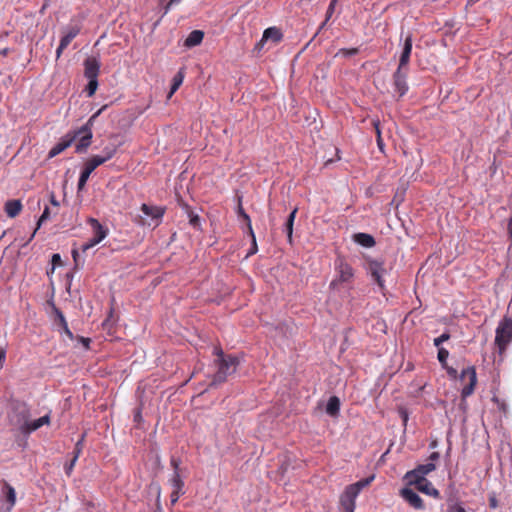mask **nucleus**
Wrapping results in <instances>:
<instances>
[{
  "label": "nucleus",
  "mask_w": 512,
  "mask_h": 512,
  "mask_svg": "<svg viewBox=\"0 0 512 512\" xmlns=\"http://www.w3.org/2000/svg\"><path fill=\"white\" fill-rule=\"evenodd\" d=\"M335 277L330 282V289H339L343 285L351 286L355 277L352 265L343 257L338 256L334 262Z\"/></svg>",
  "instance_id": "obj_1"
},
{
  "label": "nucleus",
  "mask_w": 512,
  "mask_h": 512,
  "mask_svg": "<svg viewBox=\"0 0 512 512\" xmlns=\"http://www.w3.org/2000/svg\"><path fill=\"white\" fill-rule=\"evenodd\" d=\"M105 109L103 106L96 113H94L88 121L81 126L79 129L70 132L71 135H77L78 142L76 144V152L83 153L87 150V148L91 145L92 142V126L95 119L101 114V112Z\"/></svg>",
  "instance_id": "obj_2"
},
{
  "label": "nucleus",
  "mask_w": 512,
  "mask_h": 512,
  "mask_svg": "<svg viewBox=\"0 0 512 512\" xmlns=\"http://www.w3.org/2000/svg\"><path fill=\"white\" fill-rule=\"evenodd\" d=\"M214 363L217 367L211 385H218L227 380V377L236 372L239 365V359L233 355H227L226 358L215 359Z\"/></svg>",
  "instance_id": "obj_3"
},
{
  "label": "nucleus",
  "mask_w": 512,
  "mask_h": 512,
  "mask_svg": "<svg viewBox=\"0 0 512 512\" xmlns=\"http://www.w3.org/2000/svg\"><path fill=\"white\" fill-rule=\"evenodd\" d=\"M512 342V318L504 316L495 330V346L499 354H504L508 345Z\"/></svg>",
  "instance_id": "obj_4"
},
{
  "label": "nucleus",
  "mask_w": 512,
  "mask_h": 512,
  "mask_svg": "<svg viewBox=\"0 0 512 512\" xmlns=\"http://www.w3.org/2000/svg\"><path fill=\"white\" fill-rule=\"evenodd\" d=\"M30 416V410L26 404L18 403L13 407L12 413L9 415V422L12 426L16 427L21 434H24Z\"/></svg>",
  "instance_id": "obj_5"
},
{
  "label": "nucleus",
  "mask_w": 512,
  "mask_h": 512,
  "mask_svg": "<svg viewBox=\"0 0 512 512\" xmlns=\"http://www.w3.org/2000/svg\"><path fill=\"white\" fill-rule=\"evenodd\" d=\"M87 223L90 225L93 237L85 244L82 245V252H86L90 248L99 244L102 240H104L108 235V228L103 226L97 219L88 218Z\"/></svg>",
  "instance_id": "obj_6"
},
{
  "label": "nucleus",
  "mask_w": 512,
  "mask_h": 512,
  "mask_svg": "<svg viewBox=\"0 0 512 512\" xmlns=\"http://www.w3.org/2000/svg\"><path fill=\"white\" fill-rule=\"evenodd\" d=\"M460 380L463 384L461 396L465 399L473 394L477 384V374L475 367L469 366L463 369L460 375Z\"/></svg>",
  "instance_id": "obj_7"
},
{
  "label": "nucleus",
  "mask_w": 512,
  "mask_h": 512,
  "mask_svg": "<svg viewBox=\"0 0 512 512\" xmlns=\"http://www.w3.org/2000/svg\"><path fill=\"white\" fill-rule=\"evenodd\" d=\"M100 165H102L101 160L99 158H95L94 156L86 161L78 180L77 188L79 191L85 187L91 173Z\"/></svg>",
  "instance_id": "obj_8"
},
{
  "label": "nucleus",
  "mask_w": 512,
  "mask_h": 512,
  "mask_svg": "<svg viewBox=\"0 0 512 512\" xmlns=\"http://www.w3.org/2000/svg\"><path fill=\"white\" fill-rule=\"evenodd\" d=\"M409 485H414L416 489L424 494L432 496L434 498H439V491L432 485V483L425 479H407L406 480Z\"/></svg>",
  "instance_id": "obj_9"
},
{
  "label": "nucleus",
  "mask_w": 512,
  "mask_h": 512,
  "mask_svg": "<svg viewBox=\"0 0 512 512\" xmlns=\"http://www.w3.org/2000/svg\"><path fill=\"white\" fill-rule=\"evenodd\" d=\"M368 271L380 289H384L383 275L386 270L383 263L376 260H370L368 262Z\"/></svg>",
  "instance_id": "obj_10"
},
{
  "label": "nucleus",
  "mask_w": 512,
  "mask_h": 512,
  "mask_svg": "<svg viewBox=\"0 0 512 512\" xmlns=\"http://www.w3.org/2000/svg\"><path fill=\"white\" fill-rule=\"evenodd\" d=\"M77 135H71L70 132L63 136L59 142L49 151L48 159L54 158L55 156L62 153L76 140Z\"/></svg>",
  "instance_id": "obj_11"
},
{
  "label": "nucleus",
  "mask_w": 512,
  "mask_h": 512,
  "mask_svg": "<svg viewBox=\"0 0 512 512\" xmlns=\"http://www.w3.org/2000/svg\"><path fill=\"white\" fill-rule=\"evenodd\" d=\"M400 496L413 508L422 510L424 509V503L422 498L412 489L403 488L400 490Z\"/></svg>",
  "instance_id": "obj_12"
},
{
  "label": "nucleus",
  "mask_w": 512,
  "mask_h": 512,
  "mask_svg": "<svg viewBox=\"0 0 512 512\" xmlns=\"http://www.w3.org/2000/svg\"><path fill=\"white\" fill-rule=\"evenodd\" d=\"M406 78H407V69L397 68V70L395 71V73L393 75V80H394L395 90H396V92L399 93L400 97L405 95L406 92L408 91V85H407Z\"/></svg>",
  "instance_id": "obj_13"
},
{
  "label": "nucleus",
  "mask_w": 512,
  "mask_h": 512,
  "mask_svg": "<svg viewBox=\"0 0 512 512\" xmlns=\"http://www.w3.org/2000/svg\"><path fill=\"white\" fill-rule=\"evenodd\" d=\"M436 468L432 462L417 466L414 470L409 471L405 474V480L407 479H425V476Z\"/></svg>",
  "instance_id": "obj_14"
},
{
  "label": "nucleus",
  "mask_w": 512,
  "mask_h": 512,
  "mask_svg": "<svg viewBox=\"0 0 512 512\" xmlns=\"http://www.w3.org/2000/svg\"><path fill=\"white\" fill-rule=\"evenodd\" d=\"M412 43L413 38L411 34H408L404 40V45L402 49V53L399 59V69H407V66L410 61L411 51H412Z\"/></svg>",
  "instance_id": "obj_15"
},
{
  "label": "nucleus",
  "mask_w": 512,
  "mask_h": 512,
  "mask_svg": "<svg viewBox=\"0 0 512 512\" xmlns=\"http://www.w3.org/2000/svg\"><path fill=\"white\" fill-rule=\"evenodd\" d=\"M100 62L94 57H88L84 61V75L87 79H98Z\"/></svg>",
  "instance_id": "obj_16"
},
{
  "label": "nucleus",
  "mask_w": 512,
  "mask_h": 512,
  "mask_svg": "<svg viewBox=\"0 0 512 512\" xmlns=\"http://www.w3.org/2000/svg\"><path fill=\"white\" fill-rule=\"evenodd\" d=\"M141 211L144 215L150 217L152 220L156 221V225H158L165 214V208L160 206H151L147 204L141 205Z\"/></svg>",
  "instance_id": "obj_17"
},
{
  "label": "nucleus",
  "mask_w": 512,
  "mask_h": 512,
  "mask_svg": "<svg viewBox=\"0 0 512 512\" xmlns=\"http://www.w3.org/2000/svg\"><path fill=\"white\" fill-rule=\"evenodd\" d=\"M2 496L5 497L7 502V512H11L13 507L16 504V491L15 489L6 481H3V486L1 489Z\"/></svg>",
  "instance_id": "obj_18"
},
{
  "label": "nucleus",
  "mask_w": 512,
  "mask_h": 512,
  "mask_svg": "<svg viewBox=\"0 0 512 512\" xmlns=\"http://www.w3.org/2000/svg\"><path fill=\"white\" fill-rule=\"evenodd\" d=\"M357 494L350 490L348 487L345 488L344 492L340 496V505L342 510L355 509Z\"/></svg>",
  "instance_id": "obj_19"
},
{
  "label": "nucleus",
  "mask_w": 512,
  "mask_h": 512,
  "mask_svg": "<svg viewBox=\"0 0 512 512\" xmlns=\"http://www.w3.org/2000/svg\"><path fill=\"white\" fill-rule=\"evenodd\" d=\"M283 38V34L277 27H269L263 32L262 39L258 45H263L265 42L271 40L274 44L279 43Z\"/></svg>",
  "instance_id": "obj_20"
},
{
  "label": "nucleus",
  "mask_w": 512,
  "mask_h": 512,
  "mask_svg": "<svg viewBox=\"0 0 512 512\" xmlns=\"http://www.w3.org/2000/svg\"><path fill=\"white\" fill-rule=\"evenodd\" d=\"M80 31V24H70L64 29V35L61 38L60 42H62V45L68 46L71 43V41L80 33Z\"/></svg>",
  "instance_id": "obj_21"
},
{
  "label": "nucleus",
  "mask_w": 512,
  "mask_h": 512,
  "mask_svg": "<svg viewBox=\"0 0 512 512\" xmlns=\"http://www.w3.org/2000/svg\"><path fill=\"white\" fill-rule=\"evenodd\" d=\"M50 423V415L49 414H46L36 420H29V423L25 429V432L23 435H29L30 433L38 430L39 428H41L42 426L44 425H48Z\"/></svg>",
  "instance_id": "obj_22"
},
{
  "label": "nucleus",
  "mask_w": 512,
  "mask_h": 512,
  "mask_svg": "<svg viewBox=\"0 0 512 512\" xmlns=\"http://www.w3.org/2000/svg\"><path fill=\"white\" fill-rule=\"evenodd\" d=\"M22 203L18 199L8 200L5 203L4 210L8 217L15 218L22 210Z\"/></svg>",
  "instance_id": "obj_23"
},
{
  "label": "nucleus",
  "mask_w": 512,
  "mask_h": 512,
  "mask_svg": "<svg viewBox=\"0 0 512 512\" xmlns=\"http://www.w3.org/2000/svg\"><path fill=\"white\" fill-rule=\"evenodd\" d=\"M204 38V33L201 30H193L185 39L184 45L188 48L199 45Z\"/></svg>",
  "instance_id": "obj_24"
},
{
  "label": "nucleus",
  "mask_w": 512,
  "mask_h": 512,
  "mask_svg": "<svg viewBox=\"0 0 512 512\" xmlns=\"http://www.w3.org/2000/svg\"><path fill=\"white\" fill-rule=\"evenodd\" d=\"M354 241L359 245L371 248L375 245V239L372 235L367 233H357L354 235Z\"/></svg>",
  "instance_id": "obj_25"
},
{
  "label": "nucleus",
  "mask_w": 512,
  "mask_h": 512,
  "mask_svg": "<svg viewBox=\"0 0 512 512\" xmlns=\"http://www.w3.org/2000/svg\"><path fill=\"white\" fill-rule=\"evenodd\" d=\"M340 411V400L337 396H331L326 405V412L330 416H337Z\"/></svg>",
  "instance_id": "obj_26"
},
{
  "label": "nucleus",
  "mask_w": 512,
  "mask_h": 512,
  "mask_svg": "<svg viewBox=\"0 0 512 512\" xmlns=\"http://www.w3.org/2000/svg\"><path fill=\"white\" fill-rule=\"evenodd\" d=\"M117 148L118 147L116 145L106 146L102 151V155H95L94 157L99 158L101 160V164H104L114 157V155L117 153Z\"/></svg>",
  "instance_id": "obj_27"
},
{
  "label": "nucleus",
  "mask_w": 512,
  "mask_h": 512,
  "mask_svg": "<svg viewBox=\"0 0 512 512\" xmlns=\"http://www.w3.org/2000/svg\"><path fill=\"white\" fill-rule=\"evenodd\" d=\"M298 209L294 208L292 212L289 214L286 223H285V231L287 233L288 241L292 244V235H293V225L296 218Z\"/></svg>",
  "instance_id": "obj_28"
},
{
  "label": "nucleus",
  "mask_w": 512,
  "mask_h": 512,
  "mask_svg": "<svg viewBox=\"0 0 512 512\" xmlns=\"http://www.w3.org/2000/svg\"><path fill=\"white\" fill-rule=\"evenodd\" d=\"M170 484L172 487V491L183 494L184 481L182 480L179 471H175L173 473L172 478L170 479Z\"/></svg>",
  "instance_id": "obj_29"
},
{
  "label": "nucleus",
  "mask_w": 512,
  "mask_h": 512,
  "mask_svg": "<svg viewBox=\"0 0 512 512\" xmlns=\"http://www.w3.org/2000/svg\"><path fill=\"white\" fill-rule=\"evenodd\" d=\"M374 480V476H370L364 479L359 480L358 482L348 485L347 487L354 491L357 495L361 492V490L371 484V482Z\"/></svg>",
  "instance_id": "obj_30"
},
{
  "label": "nucleus",
  "mask_w": 512,
  "mask_h": 512,
  "mask_svg": "<svg viewBox=\"0 0 512 512\" xmlns=\"http://www.w3.org/2000/svg\"><path fill=\"white\" fill-rule=\"evenodd\" d=\"M183 208L185 209V212L187 213V216L189 218V223L194 228H198L200 226V218L198 214H196L189 205L184 204Z\"/></svg>",
  "instance_id": "obj_31"
},
{
  "label": "nucleus",
  "mask_w": 512,
  "mask_h": 512,
  "mask_svg": "<svg viewBox=\"0 0 512 512\" xmlns=\"http://www.w3.org/2000/svg\"><path fill=\"white\" fill-rule=\"evenodd\" d=\"M183 79H184V74L182 71H179L174 77H173V80H172V85H171V88H170V92L168 94V98H170L178 89L179 87L181 86V84L183 83Z\"/></svg>",
  "instance_id": "obj_32"
},
{
  "label": "nucleus",
  "mask_w": 512,
  "mask_h": 512,
  "mask_svg": "<svg viewBox=\"0 0 512 512\" xmlns=\"http://www.w3.org/2000/svg\"><path fill=\"white\" fill-rule=\"evenodd\" d=\"M50 218V209L49 207H45L44 208V211L42 213V215L40 216L39 220H38V223H37V227L36 229L34 230V232L32 233L29 241H31L37 231V229L42 225V223H44L45 221H47L48 219Z\"/></svg>",
  "instance_id": "obj_33"
},
{
  "label": "nucleus",
  "mask_w": 512,
  "mask_h": 512,
  "mask_svg": "<svg viewBox=\"0 0 512 512\" xmlns=\"http://www.w3.org/2000/svg\"><path fill=\"white\" fill-rule=\"evenodd\" d=\"M98 88V79H88L85 91L89 97H92Z\"/></svg>",
  "instance_id": "obj_34"
},
{
  "label": "nucleus",
  "mask_w": 512,
  "mask_h": 512,
  "mask_svg": "<svg viewBox=\"0 0 512 512\" xmlns=\"http://www.w3.org/2000/svg\"><path fill=\"white\" fill-rule=\"evenodd\" d=\"M437 357L442 367H446L449 351L445 348H439Z\"/></svg>",
  "instance_id": "obj_35"
},
{
  "label": "nucleus",
  "mask_w": 512,
  "mask_h": 512,
  "mask_svg": "<svg viewBox=\"0 0 512 512\" xmlns=\"http://www.w3.org/2000/svg\"><path fill=\"white\" fill-rule=\"evenodd\" d=\"M58 315H59L60 323H61L64 333L69 337V339L72 340L74 338V335L71 332V330L69 329L68 324L65 320V317L63 316V314L61 312H59Z\"/></svg>",
  "instance_id": "obj_36"
},
{
  "label": "nucleus",
  "mask_w": 512,
  "mask_h": 512,
  "mask_svg": "<svg viewBox=\"0 0 512 512\" xmlns=\"http://www.w3.org/2000/svg\"><path fill=\"white\" fill-rule=\"evenodd\" d=\"M58 315H59L60 323H61L64 333L69 337V339L72 340L74 338V335L71 332V330L69 329L68 324L65 320V317L63 316V314L61 312H59Z\"/></svg>",
  "instance_id": "obj_37"
},
{
  "label": "nucleus",
  "mask_w": 512,
  "mask_h": 512,
  "mask_svg": "<svg viewBox=\"0 0 512 512\" xmlns=\"http://www.w3.org/2000/svg\"><path fill=\"white\" fill-rule=\"evenodd\" d=\"M373 125H374L375 131H376L377 145H378L379 149L382 151L383 147H384V143H383V139L381 137V130H380V127H379V121L378 120L374 121Z\"/></svg>",
  "instance_id": "obj_38"
},
{
  "label": "nucleus",
  "mask_w": 512,
  "mask_h": 512,
  "mask_svg": "<svg viewBox=\"0 0 512 512\" xmlns=\"http://www.w3.org/2000/svg\"><path fill=\"white\" fill-rule=\"evenodd\" d=\"M337 2H338V0H331L329 6L327 8V11H326V20L323 23V25H325V23L330 19V17L334 13L335 5Z\"/></svg>",
  "instance_id": "obj_39"
},
{
  "label": "nucleus",
  "mask_w": 512,
  "mask_h": 512,
  "mask_svg": "<svg viewBox=\"0 0 512 512\" xmlns=\"http://www.w3.org/2000/svg\"><path fill=\"white\" fill-rule=\"evenodd\" d=\"M450 338V335L448 333H443L439 337L434 339V345L436 347H439L443 342L447 341Z\"/></svg>",
  "instance_id": "obj_40"
},
{
  "label": "nucleus",
  "mask_w": 512,
  "mask_h": 512,
  "mask_svg": "<svg viewBox=\"0 0 512 512\" xmlns=\"http://www.w3.org/2000/svg\"><path fill=\"white\" fill-rule=\"evenodd\" d=\"M242 218H243V220L247 224L249 235L253 236V229H252L251 219H250L249 215L247 213H243V217Z\"/></svg>",
  "instance_id": "obj_41"
},
{
  "label": "nucleus",
  "mask_w": 512,
  "mask_h": 512,
  "mask_svg": "<svg viewBox=\"0 0 512 512\" xmlns=\"http://www.w3.org/2000/svg\"><path fill=\"white\" fill-rule=\"evenodd\" d=\"M447 512H466V510L460 504H453L448 507Z\"/></svg>",
  "instance_id": "obj_42"
},
{
  "label": "nucleus",
  "mask_w": 512,
  "mask_h": 512,
  "mask_svg": "<svg viewBox=\"0 0 512 512\" xmlns=\"http://www.w3.org/2000/svg\"><path fill=\"white\" fill-rule=\"evenodd\" d=\"M77 459H78V453H76V454L74 455L73 459L71 460V462H70L68 465H66V466H65V471H66V473H67L68 475H69V474H70V472L72 471V469H73V467H74V465H75V463H76Z\"/></svg>",
  "instance_id": "obj_43"
},
{
  "label": "nucleus",
  "mask_w": 512,
  "mask_h": 512,
  "mask_svg": "<svg viewBox=\"0 0 512 512\" xmlns=\"http://www.w3.org/2000/svg\"><path fill=\"white\" fill-rule=\"evenodd\" d=\"M340 53H342L345 56H353V55H356L358 53V49L357 48L341 49Z\"/></svg>",
  "instance_id": "obj_44"
},
{
  "label": "nucleus",
  "mask_w": 512,
  "mask_h": 512,
  "mask_svg": "<svg viewBox=\"0 0 512 512\" xmlns=\"http://www.w3.org/2000/svg\"><path fill=\"white\" fill-rule=\"evenodd\" d=\"M213 354L215 356H217L216 359H221V358H226L227 357V355L224 354V352H223L221 347H215L214 351H213Z\"/></svg>",
  "instance_id": "obj_45"
},
{
  "label": "nucleus",
  "mask_w": 512,
  "mask_h": 512,
  "mask_svg": "<svg viewBox=\"0 0 512 512\" xmlns=\"http://www.w3.org/2000/svg\"><path fill=\"white\" fill-rule=\"evenodd\" d=\"M62 264V260H61V257L59 254H53L52 255V265H53V268L55 266H59Z\"/></svg>",
  "instance_id": "obj_46"
},
{
  "label": "nucleus",
  "mask_w": 512,
  "mask_h": 512,
  "mask_svg": "<svg viewBox=\"0 0 512 512\" xmlns=\"http://www.w3.org/2000/svg\"><path fill=\"white\" fill-rule=\"evenodd\" d=\"M252 238V246H251V249L248 253V255H253L257 252V244H256V238H255V234L253 233V236H251Z\"/></svg>",
  "instance_id": "obj_47"
},
{
  "label": "nucleus",
  "mask_w": 512,
  "mask_h": 512,
  "mask_svg": "<svg viewBox=\"0 0 512 512\" xmlns=\"http://www.w3.org/2000/svg\"><path fill=\"white\" fill-rule=\"evenodd\" d=\"M170 464L173 467L174 472L175 471H179V465H180V460L179 459H177L175 457H172L171 460H170Z\"/></svg>",
  "instance_id": "obj_48"
},
{
  "label": "nucleus",
  "mask_w": 512,
  "mask_h": 512,
  "mask_svg": "<svg viewBox=\"0 0 512 512\" xmlns=\"http://www.w3.org/2000/svg\"><path fill=\"white\" fill-rule=\"evenodd\" d=\"M180 495H182V494L181 493H177V491L176 492H173V491L171 492V494H170V503H171V505H174L178 501Z\"/></svg>",
  "instance_id": "obj_49"
},
{
  "label": "nucleus",
  "mask_w": 512,
  "mask_h": 512,
  "mask_svg": "<svg viewBox=\"0 0 512 512\" xmlns=\"http://www.w3.org/2000/svg\"><path fill=\"white\" fill-rule=\"evenodd\" d=\"M447 371V374L451 377V378H456L457 377V370L452 368V367H449L447 364H446V367H444Z\"/></svg>",
  "instance_id": "obj_50"
},
{
  "label": "nucleus",
  "mask_w": 512,
  "mask_h": 512,
  "mask_svg": "<svg viewBox=\"0 0 512 512\" xmlns=\"http://www.w3.org/2000/svg\"><path fill=\"white\" fill-rule=\"evenodd\" d=\"M83 439H84V436H82V438L76 443L75 445V450H74V455L76 453H78V456L80 455L81 453V449H82V442H83Z\"/></svg>",
  "instance_id": "obj_51"
},
{
  "label": "nucleus",
  "mask_w": 512,
  "mask_h": 512,
  "mask_svg": "<svg viewBox=\"0 0 512 512\" xmlns=\"http://www.w3.org/2000/svg\"><path fill=\"white\" fill-rule=\"evenodd\" d=\"M68 46L67 45H62V42L59 43V46L56 50V56L57 58H59L61 56V54L63 53V51L67 48Z\"/></svg>",
  "instance_id": "obj_52"
},
{
  "label": "nucleus",
  "mask_w": 512,
  "mask_h": 512,
  "mask_svg": "<svg viewBox=\"0 0 512 512\" xmlns=\"http://www.w3.org/2000/svg\"><path fill=\"white\" fill-rule=\"evenodd\" d=\"M5 359H6V350L1 348L0 349V369L3 367Z\"/></svg>",
  "instance_id": "obj_53"
},
{
  "label": "nucleus",
  "mask_w": 512,
  "mask_h": 512,
  "mask_svg": "<svg viewBox=\"0 0 512 512\" xmlns=\"http://www.w3.org/2000/svg\"><path fill=\"white\" fill-rule=\"evenodd\" d=\"M180 1L181 0H170L165 6V13H167L173 5L178 4Z\"/></svg>",
  "instance_id": "obj_54"
},
{
  "label": "nucleus",
  "mask_w": 512,
  "mask_h": 512,
  "mask_svg": "<svg viewBox=\"0 0 512 512\" xmlns=\"http://www.w3.org/2000/svg\"><path fill=\"white\" fill-rule=\"evenodd\" d=\"M50 203H51L54 207H56V208H58V207H59V205H60V204H59V202H58V200L56 199V196L54 195V193H51V194H50Z\"/></svg>",
  "instance_id": "obj_55"
},
{
  "label": "nucleus",
  "mask_w": 512,
  "mask_h": 512,
  "mask_svg": "<svg viewBox=\"0 0 512 512\" xmlns=\"http://www.w3.org/2000/svg\"><path fill=\"white\" fill-rule=\"evenodd\" d=\"M80 342L83 344V346L88 349L90 344V339L85 337H79Z\"/></svg>",
  "instance_id": "obj_56"
},
{
  "label": "nucleus",
  "mask_w": 512,
  "mask_h": 512,
  "mask_svg": "<svg viewBox=\"0 0 512 512\" xmlns=\"http://www.w3.org/2000/svg\"><path fill=\"white\" fill-rule=\"evenodd\" d=\"M439 457H440V455L438 452H433V453H431L429 459L433 463L434 461H437L439 459Z\"/></svg>",
  "instance_id": "obj_57"
},
{
  "label": "nucleus",
  "mask_w": 512,
  "mask_h": 512,
  "mask_svg": "<svg viewBox=\"0 0 512 512\" xmlns=\"http://www.w3.org/2000/svg\"><path fill=\"white\" fill-rule=\"evenodd\" d=\"M134 420L135 421H140L141 420V410L140 409H137L135 411V414H134Z\"/></svg>",
  "instance_id": "obj_58"
},
{
  "label": "nucleus",
  "mask_w": 512,
  "mask_h": 512,
  "mask_svg": "<svg viewBox=\"0 0 512 512\" xmlns=\"http://www.w3.org/2000/svg\"><path fill=\"white\" fill-rule=\"evenodd\" d=\"M136 223L141 226H144L147 224L146 220L144 218H142L141 216H139V218L136 220Z\"/></svg>",
  "instance_id": "obj_59"
},
{
  "label": "nucleus",
  "mask_w": 512,
  "mask_h": 512,
  "mask_svg": "<svg viewBox=\"0 0 512 512\" xmlns=\"http://www.w3.org/2000/svg\"><path fill=\"white\" fill-rule=\"evenodd\" d=\"M78 256H79L78 251L76 249H73L72 257H73L75 263H77Z\"/></svg>",
  "instance_id": "obj_60"
},
{
  "label": "nucleus",
  "mask_w": 512,
  "mask_h": 512,
  "mask_svg": "<svg viewBox=\"0 0 512 512\" xmlns=\"http://www.w3.org/2000/svg\"><path fill=\"white\" fill-rule=\"evenodd\" d=\"M496 506H497L496 499L495 498H491L490 499V507L496 508Z\"/></svg>",
  "instance_id": "obj_61"
},
{
  "label": "nucleus",
  "mask_w": 512,
  "mask_h": 512,
  "mask_svg": "<svg viewBox=\"0 0 512 512\" xmlns=\"http://www.w3.org/2000/svg\"><path fill=\"white\" fill-rule=\"evenodd\" d=\"M243 213H246L241 205L238 206V215L243 217Z\"/></svg>",
  "instance_id": "obj_62"
},
{
  "label": "nucleus",
  "mask_w": 512,
  "mask_h": 512,
  "mask_svg": "<svg viewBox=\"0 0 512 512\" xmlns=\"http://www.w3.org/2000/svg\"><path fill=\"white\" fill-rule=\"evenodd\" d=\"M8 52H9V49L8 48H4V49L0 50V55L6 56L8 54Z\"/></svg>",
  "instance_id": "obj_63"
},
{
  "label": "nucleus",
  "mask_w": 512,
  "mask_h": 512,
  "mask_svg": "<svg viewBox=\"0 0 512 512\" xmlns=\"http://www.w3.org/2000/svg\"><path fill=\"white\" fill-rule=\"evenodd\" d=\"M157 510H159V511L162 510L161 504H160V495H158V498H157Z\"/></svg>",
  "instance_id": "obj_64"
}]
</instances>
